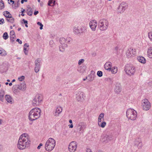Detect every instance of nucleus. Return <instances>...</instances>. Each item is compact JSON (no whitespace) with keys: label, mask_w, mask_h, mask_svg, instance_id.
Instances as JSON below:
<instances>
[{"label":"nucleus","mask_w":152,"mask_h":152,"mask_svg":"<svg viewBox=\"0 0 152 152\" xmlns=\"http://www.w3.org/2000/svg\"><path fill=\"white\" fill-rule=\"evenodd\" d=\"M30 142L28 134L26 133L23 134L19 139L17 147L20 150H23L29 146Z\"/></svg>","instance_id":"nucleus-1"},{"label":"nucleus","mask_w":152,"mask_h":152,"mask_svg":"<svg viewBox=\"0 0 152 152\" xmlns=\"http://www.w3.org/2000/svg\"><path fill=\"white\" fill-rule=\"evenodd\" d=\"M41 110L39 108L35 107L31 109L28 114V118L30 121H34L40 117Z\"/></svg>","instance_id":"nucleus-2"},{"label":"nucleus","mask_w":152,"mask_h":152,"mask_svg":"<svg viewBox=\"0 0 152 152\" xmlns=\"http://www.w3.org/2000/svg\"><path fill=\"white\" fill-rule=\"evenodd\" d=\"M56 145V141L52 138H49L46 142L45 149L47 151H50L54 148Z\"/></svg>","instance_id":"nucleus-3"},{"label":"nucleus","mask_w":152,"mask_h":152,"mask_svg":"<svg viewBox=\"0 0 152 152\" xmlns=\"http://www.w3.org/2000/svg\"><path fill=\"white\" fill-rule=\"evenodd\" d=\"M126 115L128 119L132 121L135 120L137 117L136 111L132 109H128L126 112Z\"/></svg>","instance_id":"nucleus-4"},{"label":"nucleus","mask_w":152,"mask_h":152,"mask_svg":"<svg viewBox=\"0 0 152 152\" xmlns=\"http://www.w3.org/2000/svg\"><path fill=\"white\" fill-rule=\"evenodd\" d=\"M125 70L126 73L129 75H133L135 72V67L131 64H127L126 66Z\"/></svg>","instance_id":"nucleus-5"},{"label":"nucleus","mask_w":152,"mask_h":152,"mask_svg":"<svg viewBox=\"0 0 152 152\" xmlns=\"http://www.w3.org/2000/svg\"><path fill=\"white\" fill-rule=\"evenodd\" d=\"M108 24L107 20H101L99 22L98 26L100 30L104 31L107 28Z\"/></svg>","instance_id":"nucleus-6"},{"label":"nucleus","mask_w":152,"mask_h":152,"mask_svg":"<svg viewBox=\"0 0 152 152\" xmlns=\"http://www.w3.org/2000/svg\"><path fill=\"white\" fill-rule=\"evenodd\" d=\"M128 7V4L125 2H123L120 4L117 8V11L118 13H123Z\"/></svg>","instance_id":"nucleus-7"},{"label":"nucleus","mask_w":152,"mask_h":152,"mask_svg":"<svg viewBox=\"0 0 152 152\" xmlns=\"http://www.w3.org/2000/svg\"><path fill=\"white\" fill-rule=\"evenodd\" d=\"M42 95L40 94L37 95L34 99L32 104L34 106L38 105L42 101Z\"/></svg>","instance_id":"nucleus-8"},{"label":"nucleus","mask_w":152,"mask_h":152,"mask_svg":"<svg viewBox=\"0 0 152 152\" xmlns=\"http://www.w3.org/2000/svg\"><path fill=\"white\" fill-rule=\"evenodd\" d=\"M142 106L143 110H148L151 107L150 103L147 99H144L142 101Z\"/></svg>","instance_id":"nucleus-9"},{"label":"nucleus","mask_w":152,"mask_h":152,"mask_svg":"<svg viewBox=\"0 0 152 152\" xmlns=\"http://www.w3.org/2000/svg\"><path fill=\"white\" fill-rule=\"evenodd\" d=\"M135 54V50L132 48L128 49L126 52V56L128 58H129L133 56Z\"/></svg>","instance_id":"nucleus-10"},{"label":"nucleus","mask_w":152,"mask_h":152,"mask_svg":"<svg viewBox=\"0 0 152 152\" xmlns=\"http://www.w3.org/2000/svg\"><path fill=\"white\" fill-rule=\"evenodd\" d=\"M77 144V142L75 141L71 142L69 144L68 149L70 152H75L76 149Z\"/></svg>","instance_id":"nucleus-11"},{"label":"nucleus","mask_w":152,"mask_h":152,"mask_svg":"<svg viewBox=\"0 0 152 152\" xmlns=\"http://www.w3.org/2000/svg\"><path fill=\"white\" fill-rule=\"evenodd\" d=\"M26 88V84L25 82H23L20 85H14L13 86V88L14 90H16L19 89L20 90L24 91L25 90Z\"/></svg>","instance_id":"nucleus-12"},{"label":"nucleus","mask_w":152,"mask_h":152,"mask_svg":"<svg viewBox=\"0 0 152 152\" xmlns=\"http://www.w3.org/2000/svg\"><path fill=\"white\" fill-rule=\"evenodd\" d=\"M41 61V60L39 58L37 59L34 61L35 65L34 70L36 73L38 72L39 71L40 68V64Z\"/></svg>","instance_id":"nucleus-13"},{"label":"nucleus","mask_w":152,"mask_h":152,"mask_svg":"<svg viewBox=\"0 0 152 152\" xmlns=\"http://www.w3.org/2000/svg\"><path fill=\"white\" fill-rule=\"evenodd\" d=\"M97 25V22L95 20L91 21L89 23V26L92 30L95 31Z\"/></svg>","instance_id":"nucleus-14"},{"label":"nucleus","mask_w":152,"mask_h":152,"mask_svg":"<svg viewBox=\"0 0 152 152\" xmlns=\"http://www.w3.org/2000/svg\"><path fill=\"white\" fill-rule=\"evenodd\" d=\"M62 111V108L60 106H58L53 112V115L56 117H58Z\"/></svg>","instance_id":"nucleus-15"},{"label":"nucleus","mask_w":152,"mask_h":152,"mask_svg":"<svg viewBox=\"0 0 152 152\" xmlns=\"http://www.w3.org/2000/svg\"><path fill=\"white\" fill-rule=\"evenodd\" d=\"M86 124L83 122H81L77 124V127L80 131H83L86 128Z\"/></svg>","instance_id":"nucleus-16"},{"label":"nucleus","mask_w":152,"mask_h":152,"mask_svg":"<svg viewBox=\"0 0 152 152\" xmlns=\"http://www.w3.org/2000/svg\"><path fill=\"white\" fill-rule=\"evenodd\" d=\"M76 95V99L78 101H83L85 96L84 93L81 92H79Z\"/></svg>","instance_id":"nucleus-17"},{"label":"nucleus","mask_w":152,"mask_h":152,"mask_svg":"<svg viewBox=\"0 0 152 152\" xmlns=\"http://www.w3.org/2000/svg\"><path fill=\"white\" fill-rule=\"evenodd\" d=\"M121 84L119 83H116L114 89L115 92L117 94H119L121 91Z\"/></svg>","instance_id":"nucleus-18"},{"label":"nucleus","mask_w":152,"mask_h":152,"mask_svg":"<svg viewBox=\"0 0 152 152\" xmlns=\"http://www.w3.org/2000/svg\"><path fill=\"white\" fill-rule=\"evenodd\" d=\"M111 138L112 137L110 136L107 135H105L102 138V141L104 143H106L110 141Z\"/></svg>","instance_id":"nucleus-19"},{"label":"nucleus","mask_w":152,"mask_h":152,"mask_svg":"<svg viewBox=\"0 0 152 152\" xmlns=\"http://www.w3.org/2000/svg\"><path fill=\"white\" fill-rule=\"evenodd\" d=\"M134 145L137 146L139 148H141L142 146L141 140L139 138L136 139L135 140L134 142Z\"/></svg>","instance_id":"nucleus-20"},{"label":"nucleus","mask_w":152,"mask_h":152,"mask_svg":"<svg viewBox=\"0 0 152 152\" xmlns=\"http://www.w3.org/2000/svg\"><path fill=\"white\" fill-rule=\"evenodd\" d=\"M10 38L11 41L12 42L15 41V32L14 31L12 30L10 31Z\"/></svg>","instance_id":"nucleus-21"},{"label":"nucleus","mask_w":152,"mask_h":152,"mask_svg":"<svg viewBox=\"0 0 152 152\" xmlns=\"http://www.w3.org/2000/svg\"><path fill=\"white\" fill-rule=\"evenodd\" d=\"M7 69V67L5 64H3L0 66V72L2 73L6 72Z\"/></svg>","instance_id":"nucleus-22"},{"label":"nucleus","mask_w":152,"mask_h":152,"mask_svg":"<svg viewBox=\"0 0 152 152\" xmlns=\"http://www.w3.org/2000/svg\"><path fill=\"white\" fill-rule=\"evenodd\" d=\"M95 76V72L94 71L92 70L91 71V74L89 75V80L90 81H92L94 80Z\"/></svg>","instance_id":"nucleus-23"},{"label":"nucleus","mask_w":152,"mask_h":152,"mask_svg":"<svg viewBox=\"0 0 152 152\" xmlns=\"http://www.w3.org/2000/svg\"><path fill=\"white\" fill-rule=\"evenodd\" d=\"M137 59L139 62L142 64H145L146 63L145 59L144 57L142 56H139L138 57Z\"/></svg>","instance_id":"nucleus-24"},{"label":"nucleus","mask_w":152,"mask_h":152,"mask_svg":"<svg viewBox=\"0 0 152 152\" xmlns=\"http://www.w3.org/2000/svg\"><path fill=\"white\" fill-rule=\"evenodd\" d=\"M6 100L7 102L12 103V97L9 95L7 94L5 96Z\"/></svg>","instance_id":"nucleus-25"},{"label":"nucleus","mask_w":152,"mask_h":152,"mask_svg":"<svg viewBox=\"0 0 152 152\" xmlns=\"http://www.w3.org/2000/svg\"><path fill=\"white\" fill-rule=\"evenodd\" d=\"M147 55L150 58H152V48L150 47L147 51Z\"/></svg>","instance_id":"nucleus-26"},{"label":"nucleus","mask_w":152,"mask_h":152,"mask_svg":"<svg viewBox=\"0 0 152 152\" xmlns=\"http://www.w3.org/2000/svg\"><path fill=\"white\" fill-rule=\"evenodd\" d=\"M104 114L103 113H101L99 115L98 120V123H99L101 121L104 120Z\"/></svg>","instance_id":"nucleus-27"},{"label":"nucleus","mask_w":152,"mask_h":152,"mask_svg":"<svg viewBox=\"0 0 152 152\" xmlns=\"http://www.w3.org/2000/svg\"><path fill=\"white\" fill-rule=\"evenodd\" d=\"M80 73H82L85 71V67L83 66H80L77 70Z\"/></svg>","instance_id":"nucleus-28"},{"label":"nucleus","mask_w":152,"mask_h":152,"mask_svg":"<svg viewBox=\"0 0 152 152\" xmlns=\"http://www.w3.org/2000/svg\"><path fill=\"white\" fill-rule=\"evenodd\" d=\"M73 30L75 34H80V29L78 28V27H74Z\"/></svg>","instance_id":"nucleus-29"},{"label":"nucleus","mask_w":152,"mask_h":152,"mask_svg":"<svg viewBox=\"0 0 152 152\" xmlns=\"http://www.w3.org/2000/svg\"><path fill=\"white\" fill-rule=\"evenodd\" d=\"M67 44H61V45H60L59 47V50L61 52H64L65 49L67 47Z\"/></svg>","instance_id":"nucleus-30"},{"label":"nucleus","mask_w":152,"mask_h":152,"mask_svg":"<svg viewBox=\"0 0 152 152\" xmlns=\"http://www.w3.org/2000/svg\"><path fill=\"white\" fill-rule=\"evenodd\" d=\"M4 15L7 18H11L12 17V15L10 14V12L7 11H6L4 12Z\"/></svg>","instance_id":"nucleus-31"},{"label":"nucleus","mask_w":152,"mask_h":152,"mask_svg":"<svg viewBox=\"0 0 152 152\" xmlns=\"http://www.w3.org/2000/svg\"><path fill=\"white\" fill-rule=\"evenodd\" d=\"M6 55L7 53L6 51L2 48H0V55L4 56Z\"/></svg>","instance_id":"nucleus-32"},{"label":"nucleus","mask_w":152,"mask_h":152,"mask_svg":"<svg viewBox=\"0 0 152 152\" xmlns=\"http://www.w3.org/2000/svg\"><path fill=\"white\" fill-rule=\"evenodd\" d=\"M55 1L54 0H49L48 4V5L53 6L55 5Z\"/></svg>","instance_id":"nucleus-33"},{"label":"nucleus","mask_w":152,"mask_h":152,"mask_svg":"<svg viewBox=\"0 0 152 152\" xmlns=\"http://www.w3.org/2000/svg\"><path fill=\"white\" fill-rule=\"evenodd\" d=\"M98 125L99 126L102 128H104L106 124V123L105 122H99V123H98Z\"/></svg>","instance_id":"nucleus-34"},{"label":"nucleus","mask_w":152,"mask_h":152,"mask_svg":"<svg viewBox=\"0 0 152 152\" xmlns=\"http://www.w3.org/2000/svg\"><path fill=\"white\" fill-rule=\"evenodd\" d=\"M60 42L61 44H66L65 43H66V39L64 37L60 38Z\"/></svg>","instance_id":"nucleus-35"},{"label":"nucleus","mask_w":152,"mask_h":152,"mask_svg":"<svg viewBox=\"0 0 152 152\" xmlns=\"http://www.w3.org/2000/svg\"><path fill=\"white\" fill-rule=\"evenodd\" d=\"M118 71V69L117 67H114L111 69V72L112 73L115 74Z\"/></svg>","instance_id":"nucleus-36"},{"label":"nucleus","mask_w":152,"mask_h":152,"mask_svg":"<svg viewBox=\"0 0 152 152\" xmlns=\"http://www.w3.org/2000/svg\"><path fill=\"white\" fill-rule=\"evenodd\" d=\"M1 95L0 96V100L1 102H3L4 100V91L1 92Z\"/></svg>","instance_id":"nucleus-37"},{"label":"nucleus","mask_w":152,"mask_h":152,"mask_svg":"<svg viewBox=\"0 0 152 152\" xmlns=\"http://www.w3.org/2000/svg\"><path fill=\"white\" fill-rule=\"evenodd\" d=\"M80 33H85V31H86V28L85 26H82L80 28Z\"/></svg>","instance_id":"nucleus-38"},{"label":"nucleus","mask_w":152,"mask_h":152,"mask_svg":"<svg viewBox=\"0 0 152 152\" xmlns=\"http://www.w3.org/2000/svg\"><path fill=\"white\" fill-rule=\"evenodd\" d=\"M8 35L7 32H5L4 33L3 35V39L5 40L7 39L8 38Z\"/></svg>","instance_id":"nucleus-39"},{"label":"nucleus","mask_w":152,"mask_h":152,"mask_svg":"<svg viewBox=\"0 0 152 152\" xmlns=\"http://www.w3.org/2000/svg\"><path fill=\"white\" fill-rule=\"evenodd\" d=\"M21 23L22 24L23 23L25 24V26L26 27H28V26L27 24H28V21L26 20H22L21 21Z\"/></svg>","instance_id":"nucleus-40"},{"label":"nucleus","mask_w":152,"mask_h":152,"mask_svg":"<svg viewBox=\"0 0 152 152\" xmlns=\"http://www.w3.org/2000/svg\"><path fill=\"white\" fill-rule=\"evenodd\" d=\"M4 7V2L2 0H0V9L1 10Z\"/></svg>","instance_id":"nucleus-41"},{"label":"nucleus","mask_w":152,"mask_h":152,"mask_svg":"<svg viewBox=\"0 0 152 152\" xmlns=\"http://www.w3.org/2000/svg\"><path fill=\"white\" fill-rule=\"evenodd\" d=\"M66 43H71V42H72V39L70 37H67L66 39Z\"/></svg>","instance_id":"nucleus-42"},{"label":"nucleus","mask_w":152,"mask_h":152,"mask_svg":"<svg viewBox=\"0 0 152 152\" xmlns=\"http://www.w3.org/2000/svg\"><path fill=\"white\" fill-rule=\"evenodd\" d=\"M103 73L102 71H99L97 72V75L99 77H101L102 76Z\"/></svg>","instance_id":"nucleus-43"},{"label":"nucleus","mask_w":152,"mask_h":152,"mask_svg":"<svg viewBox=\"0 0 152 152\" xmlns=\"http://www.w3.org/2000/svg\"><path fill=\"white\" fill-rule=\"evenodd\" d=\"M104 67L105 69L110 71L111 70V68L109 67L108 65H106V64L104 65Z\"/></svg>","instance_id":"nucleus-44"},{"label":"nucleus","mask_w":152,"mask_h":152,"mask_svg":"<svg viewBox=\"0 0 152 152\" xmlns=\"http://www.w3.org/2000/svg\"><path fill=\"white\" fill-rule=\"evenodd\" d=\"M37 24L38 25L40 26V27L39 28V29L40 30H42L43 28V24L40 22H38L37 23Z\"/></svg>","instance_id":"nucleus-45"},{"label":"nucleus","mask_w":152,"mask_h":152,"mask_svg":"<svg viewBox=\"0 0 152 152\" xmlns=\"http://www.w3.org/2000/svg\"><path fill=\"white\" fill-rule=\"evenodd\" d=\"M49 45L51 47H53L54 45V44L53 41L50 40L49 42Z\"/></svg>","instance_id":"nucleus-46"},{"label":"nucleus","mask_w":152,"mask_h":152,"mask_svg":"<svg viewBox=\"0 0 152 152\" xmlns=\"http://www.w3.org/2000/svg\"><path fill=\"white\" fill-rule=\"evenodd\" d=\"M84 61V60L83 59H81L80 60L78 61V64L79 65H81L82 63H83Z\"/></svg>","instance_id":"nucleus-47"},{"label":"nucleus","mask_w":152,"mask_h":152,"mask_svg":"<svg viewBox=\"0 0 152 152\" xmlns=\"http://www.w3.org/2000/svg\"><path fill=\"white\" fill-rule=\"evenodd\" d=\"M25 78V77L23 76H22L20 77H19L18 79L20 81H22Z\"/></svg>","instance_id":"nucleus-48"},{"label":"nucleus","mask_w":152,"mask_h":152,"mask_svg":"<svg viewBox=\"0 0 152 152\" xmlns=\"http://www.w3.org/2000/svg\"><path fill=\"white\" fill-rule=\"evenodd\" d=\"M148 37L151 40L152 39V34L151 32H150L148 33Z\"/></svg>","instance_id":"nucleus-49"},{"label":"nucleus","mask_w":152,"mask_h":152,"mask_svg":"<svg viewBox=\"0 0 152 152\" xmlns=\"http://www.w3.org/2000/svg\"><path fill=\"white\" fill-rule=\"evenodd\" d=\"M23 50L25 54L27 55L28 53V50H27L26 48H23Z\"/></svg>","instance_id":"nucleus-50"},{"label":"nucleus","mask_w":152,"mask_h":152,"mask_svg":"<svg viewBox=\"0 0 152 152\" xmlns=\"http://www.w3.org/2000/svg\"><path fill=\"white\" fill-rule=\"evenodd\" d=\"M106 65H108L109 67H110L112 66V63L110 62H107L106 63Z\"/></svg>","instance_id":"nucleus-51"},{"label":"nucleus","mask_w":152,"mask_h":152,"mask_svg":"<svg viewBox=\"0 0 152 152\" xmlns=\"http://www.w3.org/2000/svg\"><path fill=\"white\" fill-rule=\"evenodd\" d=\"M119 49V47L118 46H116L115 47L114 50L117 52V54H118V51Z\"/></svg>","instance_id":"nucleus-52"},{"label":"nucleus","mask_w":152,"mask_h":152,"mask_svg":"<svg viewBox=\"0 0 152 152\" xmlns=\"http://www.w3.org/2000/svg\"><path fill=\"white\" fill-rule=\"evenodd\" d=\"M32 14V12L31 11V10L30 9V11L28 12V14L30 16H31Z\"/></svg>","instance_id":"nucleus-53"},{"label":"nucleus","mask_w":152,"mask_h":152,"mask_svg":"<svg viewBox=\"0 0 152 152\" xmlns=\"http://www.w3.org/2000/svg\"><path fill=\"white\" fill-rule=\"evenodd\" d=\"M17 42H18V43L19 44H21L22 43V41L20 40V39H18L16 40Z\"/></svg>","instance_id":"nucleus-54"},{"label":"nucleus","mask_w":152,"mask_h":152,"mask_svg":"<svg viewBox=\"0 0 152 152\" xmlns=\"http://www.w3.org/2000/svg\"><path fill=\"white\" fill-rule=\"evenodd\" d=\"M7 21L13 23L14 22V20H7Z\"/></svg>","instance_id":"nucleus-55"},{"label":"nucleus","mask_w":152,"mask_h":152,"mask_svg":"<svg viewBox=\"0 0 152 152\" xmlns=\"http://www.w3.org/2000/svg\"><path fill=\"white\" fill-rule=\"evenodd\" d=\"M4 23V20H0V24H2Z\"/></svg>","instance_id":"nucleus-56"},{"label":"nucleus","mask_w":152,"mask_h":152,"mask_svg":"<svg viewBox=\"0 0 152 152\" xmlns=\"http://www.w3.org/2000/svg\"><path fill=\"white\" fill-rule=\"evenodd\" d=\"M29 47V45L27 43H25L24 44V48H27L28 47Z\"/></svg>","instance_id":"nucleus-57"},{"label":"nucleus","mask_w":152,"mask_h":152,"mask_svg":"<svg viewBox=\"0 0 152 152\" xmlns=\"http://www.w3.org/2000/svg\"><path fill=\"white\" fill-rule=\"evenodd\" d=\"M43 145L42 143H40L39 144V145L37 147V149H39L40 148V147L41 146H42Z\"/></svg>","instance_id":"nucleus-58"},{"label":"nucleus","mask_w":152,"mask_h":152,"mask_svg":"<svg viewBox=\"0 0 152 152\" xmlns=\"http://www.w3.org/2000/svg\"><path fill=\"white\" fill-rule=\"evenodd\" d=\"M86 152H92L91 149H87Z\"/></svg>","instance_id":"nucleus-59"},{"label":"nucleus","mask_w":152,"mask_h":152,"mask_svg":"<svg viewBox=\"0 0 152 152\" xmlns=\"http://www.w3.org/2000/svg\"><path fill=\"white\" fill-rule=\"evenodd\" d=\"M39 13V12L38 11H35L34 12V15H36L37 14H38Z\"/></svg>","instance_id":"nucleus-60"},{"label":"nucleus","mask_w":152,"mask_h":152,"mask_svg":"<svg viewBox=\"0 0 152 152\" xmlns=\"http://www.w3.org/2000/svg\"><path fill=\"white\" fill-rule=\"evenodd\" d=\"M27 0H22L21 1V3L22 4H23L24 2V1L27 2Z\"/></svg>","instance_id":"nucleus-61"},{"label":"nucleus","mask_w":152,"mask_h":152,"mask_svg":"<svg viewBox=\"0 0 152 152\" xmlns=\"http://www.w3.org/2000/svg\"><path fill=\"white\" fill-rule=\"evenodd\" d=\"M73 125L72 124L69 125V127L70 128H72L73 127Z\"/></svg>","instance_id":"nucleus-62"},{"label":"nucleus","mask_w":152,"mask_h":152,"mask_svg":"<svg viewBox=\"0 0 152 152\" xmlns=\"http://www.w3.org/2000/svg\"><path fill=\"white\" fill-rule=\"evenodd\" d=\"M25 11V10H23V11L22 12V13H21V15L22 16H24V14H23V12L24 11Z\"/></svg>","instance_id":"nucleus-63"},{"label":"nucleus","mask_w":152,"mask_h":152,"mask_svg":"<svg viewBox=\"0 0 152 152\" xmlns=\"http://www.w3.org/2000/svg\"><path fill=\"white\" fill-rule=\"evenodd\" d=\"M69 122L70 123L72 124V121L70 119L69 121Z\"/></svg>","instance_id":"nucleus-64"}]
</instances>
